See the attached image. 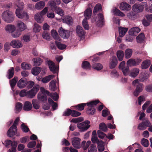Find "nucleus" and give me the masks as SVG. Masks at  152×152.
Segmentation results:
<instances>
[{
    "mask_svg": "<svg viewBox=\"0 0 152 152\" xmlns=\"http://www.w3.org/2000/svg\"><path fill=\"white\" fill-rule=\"evenodd\" d=\"M72 144L75 148L79 149L81 147L80 139L78 137H74L72 139Z\"/></svg>",
    "mask_w": 152,
    "mask_h": 152,
    "instance_id": "obj_15",
    "label": "nucleus"
},
{
    "mask_svg": "<svg viewBox=\"0 0 152 152\" xmlns=\"http://www.w3.org/2000/svg\"><path fill=\"white\" fill-rule=\"evenodd\" d=\"M132 53V50L130 49H127L126 50L125 52V56L126 58H130Z\"/></svg>",
    "mask_w": 152,
    "mask_h": 152,
    "instance_id": "obj_40",
    "label": "nucleus"
},
{
    "mask_svg": "<svg viewBox=\"0 0 152 152\" xmlns=\"http://www.w3.org/2000/svg\"><path fill=\"white\" fill-rule=\"evenodd\" d=\"M139 69L136 68H133L131 69L129 76L131 77H134L138 74L139 72Z\"/></svg>",
    "mask_w": 152,
    "mask_h": 152,
    "instance_id": "obj_27",
    "label": "nucleus"
},
{
    "mask_svg": "<svg viewBox=\"0 0 152 152\" xmlns=\"http://www.w3.org/2000/svg\"><path fill=\"white\" fill-rule=\"evenodd\" d=\"M47 64L48 65L50 71L53 73H58L59 66H56L55 63L52 61L49 60L47 61Z\"/></svg>",
    "mask_w": 152,
    "mask_h": 152,
    "instance_id": "obj_10",
    "label": "nucleus"
},
{
    "mask_svg": "<svg viewBox=\"0 0 152 152\" xmlns=\"http://www.w3.org/2000/svg\"><path fill=\"white\" fill-rule=\"evenodd\" d=\"M82 66L83 68L85 69H89L91 67L89 63L87 61L83 62L82 64Z\"/></svg>",
    "mask_w": 152,
    "mask_h": 152,
    "instance_id": "obj_55",
    "label": "nucleus"
},
{
    "mask_svg": "<svg viewBox=\"0 0 152 152\" xmlns=\"http://www.w3.org/2000/svg\"><path fill=\"white\" fill-rule=\"evenodd\" d=\"M141 143L143 146L145 147H148L149 145V141L148 140L145 138L142 139Z\"/></svg>",
    "mask_w": 152,
    "mask_h": 152,
    "instance_id": "obj_54",
    "label": "nucleus"
},
{
    "mask_svg": "<svg viewBox=\"0 0 152 152\" xmlns=\"http://www.w3.org/2000/svg\"><path fill=\"white\" fill-rule=\"evenodd\" d=\"M128 30V28H126L119 27L118 29L119 37H123L125 35Z\"/></svg>",
    "mask_w": 152,
    "mask_h": 152,
    "instance_id": "obj_31",
    "label": "nucleus"
},
{
    "mask_svg": "<svg viewBox=\"0 0 152 152\" xmlns=\"http://www.w3.org/2000/svg\"><path fill=\"white\" fill-rule=\"evenodd\" d=\"M51 35L56 40L60 41L61 39L58 37V34L56 31L54 30H53L51 32Z\"/></svg>",
    "mask_w": 152,
    "mask_h": 152,
    "instance_id": "obj_38",
    "label": "nucleus"
},
{
    "mask_svg": "<svg viewBox=\"0 0 152 152\" xmlns=\"http://www.w3.org/2000/svg\"><path fill=\"white\" fill-rule=\"evenodd\" d=\"M16 28V27L15 25L13 24H8L6 25L4 29L6 32L8 34H10Z\"/></svg>",
    "mask_w": 152,
    "mask_h": 152,
    "instance_id": "obj_22",
    "label": "nucleus"
},
{
    "mask_svg": "<svg viewBox=\"0 0 152 152\" xmlns=\"http://www.w3.org/2000/svg\"><path fill=\"white\" fill-rule=\"evenodd\" d=\"M97 134L99 138L103 139L106 136V135L101 130H99L97 131Z\"/></svg>",
    "mask_w": 152,
    "mask_h": 152,
    "instance_id": "obj_63",
    "label": "nucleus"
},
{
    "mask_svg": "<svg viewBox=\"0 0 152 152\" xmlns=\"http://www.w3.org/2000/svg\"><path fill=\"white\" fill-rule=\"evenodd\" d=\"M140 31V29L138 27H134L132 28L129 31V35H135Z\"/></svg>",
    "mask_w": 152,
    "mask_h": 152,
    "instance_id": "obj_26",
    "label": "nucleus"
},
{
    "mask_svg": "<svg viewBox=\"0 0 152 152\" xmlns=\"http://www.w3.org/2000/svg\"><path fill=\"white\" fill-rule=\"evenodd\" d=\"M10 46L15 48H19L23 46V44L18 39H15L12 41L10 44Z\"/></svg>",
    "mask_w": 152,
    "mask_h": 152,
    "instance_id": "obj_14",
    "label": "nucleus"
},
{
    "mask_svg": "<svg viewBox=\"0 0 152 152\" xmlns=\"http://www.w3.org/2000/svg\"><path fill=\"white\" fill-rule=\"evenodd\" d=\"M58 32L60 36L63 38H68L69 37V31L65 30L62 27L59 28Z\"/></svg>",
    "mask_w": 152,
    "mask_h": 152,
    "instance_id": "obj_13",
    "label": "nucleus"
},
{
    "mask_svg": "<svg viewBox=\"0 0 152 152\" xmlns=\"http://www.w3.org/2000/svg\"><path fill=\"white\" fill-rule=\"evenodd\" d=\"M119 8L122 10L128 11L131 9V6L126 2H123L121 3Z\"/></svg>",
    "mask_w": 152,
    "mask_h": 152,
    "instance_id": "obj_23",
    "label": "nucleus"
},
{
    "mask_svg": "<svg viewBox=\"0 0 152 152\" xmlns=\"http://www.w3.org/2000/svg\"><path fill=\"white\" fill-rule=\"evenodd\" d=\"M121 70L122 71L123 74L125 76L127 75L129 73V67L127 65V66H125V67L122 69Z\"/></svg>",
    "mask_w": 152,
    "mask_h": 152,
    "instance_id": "obj_53",
    "label": "nucleus"
},
{
    "mask_svg": "<svg viewBox=\"0 0 152 152\" xmlns=\"http://www.w3.org/2000/svg\"><path fill=\"white\" fill-rule=\"evenodd\" d=\"M16 26L18 29L21 32L27 29V26L23 21L19 20L17 21Z\"/></svg>",
    "mask_w": 152,
    "mask_h": 152,
    "instance_id": "obj_18",
    "label": "nucleus"
},
{
    "mask_svg": "<svg viewBox=\"0 0 152 152\" xmlns=\"http://www.w3.org/2000/svg\"><path fill=\"white\" fill-rule=\"evenodd\" d=\"M48 7H45L41 11L37 13L34 15V19L39 23H41L44 20L43 16L47 12Z\"/></svg>",
    "mask_w": 152,
    "mask_h": 152,
    "instance_id": "obj_4",
    "label": "nucleus"
},
{
    "mask_svg": "<svg viewBox=\"0 0 152 152\" xmlns=\"http://www.w3.org/2000/svg\"><path fill=\"white\" fill-rule=\"evenodd\" d=\"M45 4V2L44 1H40L36 3L35 5V7L36 9L38 10H41L44 7Z\"/></svg>",
    "mask_w": 152,
    "mask_h": 152,
    "instance_id": "obj_25",
    "label": "nucleus"
},
{
    "mask_svg": "<svg viewBox=\"0 0 152 152\" xmlns=\"http://www.w3.org/2000/svg\"><path fill=\"white\" fill-rule=\"evenodd\" d=\"M113 13L115 15L121 16L122 17L124 16L125 14L121 12L119 10L115 8L113 11Z\"/></svg>",
    "mask_w": 152,
    "mask_h": 152,
    "instance_id": "obj_48",
    "label": "nucleus"
},
{
    "mask_svg": "<svg viewBox=\"0 0 152 152\" xmlns=\"http://www.w3.org/2000/svg\"><path fill=\"white\" fill-rule=\"evenodd\" d=\"M56 19L60 22L62 21L63 22L66 23L69 25H71L73 22L72 18L69 16H66L62 19H58L57 18H56Z\"/></svg>",
    "mask_w": 152,
    "mask_h": 152,
    "instance_id": "obj_19",
    "label": "nucleus"
},
{
    "mask_svg": "<svg viewBox=\"0 0 152 152\" xmlns=\"http://www.w3.org/2000/svg\"><path fill=\"white\" fill-rule=\"evenodd\" d=\"M40 90L42 94L39 93L38 94V99L39 100L42 101L46 100L47 97L45 94L50 96L55 101H56L58 98V96L57 93L50 94L49 91L46 90L43 87L40 88Z\"/></svg>",
    "mask_w": 152,
    "mask_h": 152,
    "instance_id": "obj_1",
    "label": "nucleus"
},
{
    "mask_svg": "<svg viewBox=\"0 0 152 152\" xmlns=\"http://www.w3.org/2000/svg\"><path fill=\"white\" fill-rule=\"evenodd\" d=\"M18 79L17 77H14L11 80H10V84L12 89L14 88V87L16 84Z\"/></svg>",
    "mask_w": 152,
    "mask_h": 152,
    "instance_id": "obj_56",
    "label": "nucleus"
},
{
    "mask_svg": "<svg viewBox=\"0 0 152 152\" xmlns=\"http://www.w3.org/2000/svg\"><path fill=\"white\" fill-rule=\"evenodd\" d=\"M92 10L91 8H89L87 9L86 10L84 13V16L85 17V18L89 19L91 15Z\"/></svg>",
    "mask_w": 152,
    "mask_h": 152,
    "instance_id": "obj_34",
    "label": "nucleus"
},
{
    "mask_svg": "<svg viewBox=\"0 0 152 152\" xmlns=\"http://www.w3.org/2000/svg\"><path fill=\"white\" fill-rule=\"evenodd\" d=\"M22 34V32L18 29H16L11 34V36L14 38H17L20 37Z\"/></svg>",
    "mask_w": 152,
    "mask_h": 152,
    "instance_id": "obj_30",
    "label": "nucleus"
},
{
    "mask_svg": "<svg viewBox=\"0 0 152 152\" xmlns=\"http://www.w3.org/2000/svg\"><path fill=\"white\" fill-rule=\"evenodd\" d=\"M86 104L88 107V109H93V108H94V107L95 106V101H92L89 102L87 103Z\"/></svg>",
    "mask_w": 152,
    "mask_h": 152,
    "instance_id": "obj_60",
    "label": "nucleus"
},
{
    "mask_svg": "<svg viewBox=\"0 0 152 152\" xmlns=\"http://www.w3.org/2000/svg\"><path fill=\"white\" fill-rule=\"evenodd\" d=\"M88 19L84 18L82 21V24L83 27L84 29L88 30L89 28V26L87 20Z\"/></svg>",
    "mask_w": 152,
    "mask_h": 152,
    "instance_id": "obj_43",
    "label": "nucleus"
},
{
    "mask_svg": "<svg viewBox=\"0 0 152 152\" xmlns=\"http://www.w3.org/2000/svg\"><path fill=\"white\" fill-rule=\"evenodd\" d=\"M59 41L57 40L55 41V43L58 48L61 50H63L66 48V45L65 44L59 42Z\"/></svg>",
    "mask_w": 152,
    "mask_h": 152,
    "instance_id": "obj_37",
    "label": "nucleus"
},
{
    "mask_svg": "<svg viewBox=\"0 0 152 152\" xmlns=\"http://www.w3.org/2000/svg\"><path fill=\"white\" fill-rule=\"evenodd\" d=\"M21 39L24 42H28L30 40V36L29 35L25 34L21 37Z\"/></svg>",
    "mask_w": 152,
    "mask_h": 152,
    "instance_id": "obj_51",
    "label": "nucleus"
},
{
    "mask_svg": "<svg viewBox=\"0 0 152 152\" xmlns=\"http://www.w3.org/2000/svg\"><path fill=\"white\" fill-rule=\"evenodd\" d=\"M17 129L16 126L12 125L8 130L7 134L8 136L12 137L16 134Z\"/></svg>",
    "mask_w": 152,
    "mask_h": 152,
    "instance_id": "obj_17",
    "label": "nucleus"
},
{
    "mask_svg": "<svg viewBox=\"0 0 152 152\" xmlns=\"http://www.w3.org/2000/svg\"><path fill=\"white\" fill-rule=\"evenodd\" d=\"M86 105V103H82L79 104L75 106L76 109L79 110H82L84 109V106Z\"/></svg>",
    "mask_w": 152,
    "mask_h": 152,
    "instance_id": "obj_59",
    "label": "nucleus"
},
{
    "mask_svg": "<svg viewBox=\"0 0 152 152\" xmlns=\"http://www.w3.org/2000/svg\"><path fill=\"white\" fill-rule=\"evenodd\" d=\"M83 120V117H80L77 118H73L71 121V122L74 123H77L78 122H81Z\"/></svg>",
    "mask_w": 152,
    "mask_h": 152,
    "instance_id": "obj_62",
    "label": "nucleus"
},
{
    "mask_svg": "<svg viewBox=\"0 0 152 152\" xmlns=\"http://www.w3.org/2000/svg\"><path fill=\"white\" fill-rule=\"evenodd\" d=\"M55 77V75H51L45 76L42 79V82L44 83H48L50 80L53 79Z\"/></svg>",
    "mask_w": 152,
    "mask_h": 152,
    "instance_id": "obj_28",
    "label": "nucleus"
},
{
    "mask_svg": "<svg viewBox=\"0 0 152 152\" xmlns=\"http://www.w3.org/2000/svg\"><path fill=\"white\" fill-rule=\"evenodd\" d=\"M151 125V124L148 119L145 118L138 125L137 129L139 130H144L146 129L147 127Z\"/></svg>",
    "mask_w": 152,
    "mask_h": 152,
    "instance_id": "obj_6",
    "label": "nucleus"
},
{
    "mask_svg": "<svg viewBox=\"0 0 152 152\" xmlns=\"http://www.w3.org/2000/svg\"><path fill=\"white\" fill-rule=\"evenodd\" d=\"M96 24L98 27H102L104 24V21L103 15L101 13H99L96 18Z\"/></svg>",
    "mask_w": 152,
    "mask_h": 152,
    "instance_id": "obj_8",
    "label": "nucleus"
},
{
    "mask_svg": "<svg viewBox=\"0 0 152 152\" xmlns=\"http://www.w3.org/2000/svg\"><path fill=\"white\" fill-rule=\"evenodd\" d=\"M132 85L136 86V88L134 92V95L135 96H137L139 93L142 92L143 89V85L139 82V80H135L132 82Z\"/></svg>",
    "mask_w": 152,
    "mask_h": 152,
    "instance_id": "obj_3",
    "label": "nucleus"
},
{
    "mask_svg": "<svg viewBox=\"0 0 152 152\" xmlns=\"http://www.w3.org/2000/svg\"><path fill=\"white\" fill-rule=\"evenodd\" d=\"M96 143L98 144V149L99 152H102L104 150V147L103 145L104 142L102 140H99L97 137L96 136Z\"/></svg>",
    "mask_w": 152,
    "mask_h": 152,
    "instance_id": "obj_20",
    "label": "nucleus"
},
{
    "mask_svg": "<svg viewBox=\"0 0 152 152\" xmlns=\"http://www.w3.org/2000/svg\"><path fill=\"white\" fill-rule=\"evenodd\" d=\"M99 127L100 129L104 132H107L108 130L107 126L104 123H101L99 125Z\"/></svg>",
    "mask_w": 152,
    "mask_h": 152,
    "instance_id": "obj_44",
    "label": "nucleus"
},
{
    "mask_svg": "<svg viewBox=\"0 0 152 152\" xmlns=\"http://www.w3.org/2000/svg\"><path fill=\"white\" fill-rule=\"evenodd\" d=\"M137 42L141 43L143 42L145 39V36L142 33H140L136 38Z\"/></svg>",
    "mask_w": 152,
    "mask_h": 152,
    "instance_id": "obj_33",
    "label": "nucleus"
},
{
    "mask_svg": "<svg viewBox=\"0 0 152 152\" xmlns=\"http://www.w3.org/2000/svg\"><path fill=\"white\" fill-rule=\"evenodd\" d=\"M23 107L22 104L19 102L17 103L15 106V110L16 113L19 112L22 109Z\"/></svg>",
    "mask_w": 152,
    "mask_h": 152,
    "instance_id": "obj_49",
    "label": "nucleus"
},
{
    "mask_svg": "<svg viewBox=\"0 0 152 152\" xmlns=\"http://www.w3.org/2000/svg\"><path fill=\"white\" fill-rule=\"evenodd\" d=\"M32 103L34 108L35 109H38L39 107V102L37 99H33L32 100Z\"/></svg>",
    "mask_w": 152,
    "mask_h": 152,
    "instance_id": "obj_46",
    "label": "nucleus"
},
{
    "mask_svg": "<svg viewBox=\"0 0 152 152\" xmlns=\"http://www.w3.org/2000/svg\"><path fill=\"white\" fill-rule=\"evenodd\" d=\"M127 17L129 19L132 20H134L137 18V14L132 12L128 13Z\"/></svg>",
    "mask_w": 152,
    "mask_h": 152,
    "instance_id": "obj_32",
    "label": "nucleus"
},
{
    "mask_svg": "<svg viewBox=\"0 0 152 152\" xmlns=\"http://www.w3.org/2000/svg\"><path fill=\"white\" fill-rule=\"evenodd\" d=\"M117 55L118 59L120 61L122 60L124 56V53L123 51L121 50L118 51Z\"/></svg>",
    "mask_w": 152,
    "mask_h": 152,
    "instance_id": "obj_45",
    "label": "nucleus"
},
{
    "mask_svg": "<svg viewBox=\"0 0 152 152\" xmlns=\"http://www.w3.org/2000/svg\"><path fill=\"white\" fill-rule=\"evenodd\" d=\"M90 121H86L77 124V127L80 131L83 132L87 130L90 127Z\"/></svg>",
    "mask_w": 152,
    "mask_h": 152,
    "instance_id": "obj_7",
    "label": "nucleus"
},
{
    "mask_svg": "<svg viewBox=\"0 0 152 152\" xmlns=\"http://www.w3.org/2000/svg\"><path fill=\"white\" fill-rule=\"evenodd\" d=\"M56 82L55 80H52L49 83V87L50 89L52 91H54L56 89Z\"/></svg>",
    "mask_w": 152,
    "mask_h": 152,
    "instance_id": "obj_35",
    "label": "nucleus"
},
{
    "mask_svg": "<svg viewBox=\"0 0 152 152\" xmlns=\"http://www.w3.org/2000/svg\"><path fill=\"white\" fill-rule=\"evenodd\" d=\"M41 71V68L39 67H35L31 70L32 73L34 75H38Z\"/></svg>",
    "mask_w": 152,
    "mask_h": 152,
    "instance_id": "obj_42",
    "label": "nucleus"
},
{
    "mask_svg": "<svg viewBox=\"0 0 152 152\" xmlns=\"http://www.w3.org/2000/svg\"><path fill=\"white\" fill-rule=\"evenodd\" d=\"M32 107L31 103L30 102L26 101L23 104V109L25 111H29L31 110Z\"/></svg>",
    "mask_w": 152,
    "mask_h": 152,
    "instance_id": "obj_29",
    "label": "nucleus"
},
{
    "mask_svg": "<svg viewBox=\"0 0 152 152\" xmlns=\"http://www.w3.org/2000/svg\"><path fill=\"white\" fill-rule=\"evenodd\" d=\"M144 7L141 4H135L132 7V10L135 12H140L143 10Z\"/></svg>",
    "mask_w": 152,
    "mask_h": 152,
    "instance_id": "obj_21",
    "label": "nucleus"
},
{
    "mask_svg": "<svg viewBox=\"0 0 152 152\" xmlns=\"http://www.w3.org/2000/svg\"><path fill=\"white\" fill-rule=\"evenodd\" d=\"M15 14L16 16L20 19H24L26 20L29 18L28 15L27 13L24 11L23 10L16 9Z\"/></svg>",
    "mask_w": 152,
    "mask_h": 152,
    "instance_id": "obj_5",
    "label": "nucleus"
},
{
    "mask_svg": "<svg viewBox=\"0 0 152 152\" xmlns=\"http://www.w3.org/2000/svg\"><path fill=\"white\" fill-rule=\"evenodd\" d=\"M56 2L50 0L49 1L47 4L48 6L50 7L51 9L55 10L56 8Z\"/></svg>",
    "mask_w": 152,
    "mask_h": 152,
    "instance_id": "obj_39",
    "label": "nucleus"
},
{
    "mask_svg": "<svg viewBox=\"0 0 152 152\" xmlns=\"http://www.w3.org/2000/svg\"><path fill=\"white\" fill-rule=\"evenodd\" d=\"M118 63L117 58L115 56H113L110 59L109 63V67L110 69L114 68Z\"/></svg>",
    "mask_w": 152,
    "mask_h": 152,
    "instance_id": "obj_16",
    "label": "nucleus"
},
{
    "mask_svg": "<svg viewBox=\"0 0 152 152\" xmlns=\"http://www.w3.org/2000/svg\"><path fill=\"white\" fill-rule=\"evenodd\" d=\"M55 10L56 13L60 15L61 16H63L64 15V12L61 8L58 7L56 8Z\"/></svg>",
    "mask_w": 152,
    "mask_h": 152,
    "instance_id": "obj_58",
    "label": "nucleus"
},
{
    "mask_svg": "<svg viewBox=\"0 0 152 152\" xmlns=\"http://www.w3.org/2000/svg\"><path fill=\"white\" fill-rule=\"evenodd\" d=\"M8 78L10 79L12 78L14 74V68L13 67H11L8 71Z\"/></svg>",
    "mask_w": 152,
    "mask_h": 152,
    "instance_id": "obj_57",
    "label": "nucleus"
},
{
    "mask_svg": "<svg viewBox=\"0 0 152 152\" xmlns=\"http://www.w3.org/2000/svg\"><path fill=\"white\" fill-rule=\"evenodd\" d=\"M142 60L140 59H134L131 58L127 62V65L129 66H136L139 65Z\"/></svg>",
    "mask_w": 152,
    "mask_h": 152,
    "instance_id": "obj_11",
    "label": "nucleus"
},
{
    "mask_svg": "<svg viewBox=\"0 0 152 152\" xmlns=\"http://www.w3.org/2000/svg\"><path fill=\"white\" fill-rule=\"evenodd\" d=\"M151 64L150 61L148 60H146L144 61L141 64V67L142 69H145L148 68Z\"/></svg>",
    "mask_w": 152,
    "mask_h": 152,
    "instance_id": "obj_36",
    "label": "nucleus"
},
{
    "mask_svg": "<svg viewBox=\"0 0 152 152\" xmlns=\"http://www.w3.org/2000/svg\"><path fill=\"white\" fill-rule=\"evenodd\" d=\"M15 4L17 7V9L23 10L24 4L22 1H16L15 3Z\"/></svg>",
    "mask_w": 152,
    "mask_h": 152,
    "instance_id": "obj_50",
    "label": "nucleus"
},
{
    "mask_svg": "<svg viewBox=\"0 0 152 152\" xmlns=\"http://www.w3.org/2000/svg\"><path fill=\"white\" fill-rule=\"evenodd\" d=\"M43 38L46 40L49 41L50 40V36L49 34L47 32H44L42 34Z\"/></svg>",
    "mask_w": 152,
    "mask_h": 152,
    "instance_id": "obj_61",
    "label": "nucleus"
},
{
    "mask_svg": "<svg viewBox=\"0 0 152 152\" xmlns=\"http://www.w3.org/2000/svg\"><path fill=\"white\" fill-rule=\"evenodd\" d=\"M102 10V6L100 4H97L96 5V13L100 12Z\"/></svg>",
    "mask_w": 152,
    "mask_h": 152,
    "instance_id": "obj_64",
    "label": "nucleus"
},
{
    "mask_svg": "<svg viewBox=\"0 0 152 152\" xmlns=\"http://www.w3.org/2000/svg\"><path fill=\"white\" fill-rule=\"evenodd\" d=\"M39 87L38 85L34 86L32 89L27 91V97L30 98H34L39 91Z\"/></svg>",
    "mask_w": 152,
    "mask_h": 152,
    "instance_id": "obj_9",
    "label": "nucleus"
},
{
    "mask_svg": "<svg viewBox=\"0 0 152 152\" xmlns=\"http://www.w3.org/2000/svg\"><path fill=\"white\" fill-rule=\"evenodd\" d=\"M17 85L20 88H23L26 85V82L24 78H22L18 81Z\"/></svg>",
    "mask_w": 152,
    "mask_h": 152,
    "instance_id": "obj_24",
    "label": "nucleus"
},
{
    "mask_svg": "<svg viewBox=\"0 0 152 152\" xmlns=\"http://www.w3.org/2000/svg\"><path fill=\"white\" fill-rule=\"evenodd\" d=\"M41 29V26L37 23H35L34 25L33 28V31L35 33L39 32Z\"/></svg>",
    "mask_w": 152,
    "mask_h": 152,
    "instance_id": "obj_52",
    "label": "nucleus"
},
{
    "mask_svg": "<svg viewBox=\"0 0 152 152\" xmlns=\"http://www.w3.org/2000/svg\"><path fill=\"white\" fill-rule=\"evenodd\" d=\"M32 61L34 63V65L35 66H39L42 63V60L39 58H34Z\"/></svg>",
    "mask_w": 152,
    "mask_h": 152,
    "instance_id": "obj_41",
    "label": "nucleus"
},
{
    "mask_svg": "<svg viewBox=\"0 0 152 152\" xmlns=\"http://www.w3.org/2000/svg\"><path fill=\"white\" fill-rule=\"evenodd\" d=\"M76 32L77 35L80 38V39H84L85 32L83 28L79 26H77L76 28Z\"/></svg>",
    "mask_w": 152,
    "mask_h": 152,
    "instance_id": "obj_12",
    "label": "nucleus"
},
{
    "mask_svg": "<svg viewBox=\"0 0 152 152\" xmlns=\"http://www.w3.org/2000/svg\"><path fill=\"white\" fill-rule=\"evenodd\" d=\"M21 68L23 69H28L31 67V65L26 62L22 63L21 64Z\"/></svg>",
    "mask_w": 152,
    "mask_h": 152,
    "instance_id": "obj_47",
    "label": "nucleus"
},
{
    "mask_svg": "<svg viewBox=\"0 0 152 152\" xmlns=\"http://www.w3.org/2000/svg\"><path fill=\"white\" fill-rule=\"evenodd\" d=\"M2 19L7 23L12 22L14 19L15 15L11 11L7 10L4 12L1 15Z\"/></svg>",
    "mask_w": 152,
    "mask_h": 152,
    "instance_id": "obj_2",
    "label": "nucleus"
}]
</instances>
